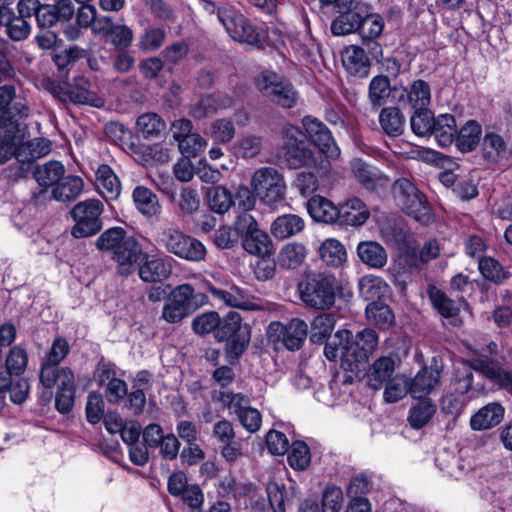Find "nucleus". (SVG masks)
<instances>
[{
    "instance_id": "f257e3e1",
    "label": "nucleus",
    "mask_w": 512,
    "mask_h": 512,
    "mask_svg": "<svg viewBox=\"0 0 512 512\" xmlns=\"http://www.w3.org/2000/svg\"><path fill=\"white\" fill-rule=\"evenodd\" d=\"M95 246L99 251L108 253L117 263L118 273L125 276L131 275L133 267L145 258L139 242L121 227L105 230L96 239Z\"/></svg>"
},
{
    "instance_id": "f03ea898",
    "label": "nucleus",
    "mask_w": 512,
    "mask_h": 512,
    "mask_svg": "<svg viewBox=\"0 0 512 512\" xmlns=\"http://www.w3.org/2000/svg\"><path fill=\"white\" fill-rule=\"evenodd\" d=\"M339 283L332 274L310 273L298 284L300 299L314 309L328 310L336 300Z\"/></svg>"
},
{
    "instance_id": "7ed1b4c3",
    "label": "nucleus",
    "mask_w": 512,
    "mask_h": 512,
    "mask_svg": "<svg viewBox=\"0 0 512 512\" xmlns=\"http://www.w3.org/2000/svg\"><path fill=\"white\" fill-rule=\"evenodd\" d=\"M259 92L274 104L282 108H293L299 95L290 81L274 71H263L255 78Z\"/></svg>"
},
{
    "instance_id": "20e7f679",
    "label": "nucleus",
    "mask_w": 512,
    "mask_h": 512,
    "mask_svg": "<svg viewBox=\"0 0 512 512\" xmlns=\"http://www.w3.org/2000/svg\"><path fill=\"white\" fill-rule=\"evenodd\" d=\"M159 243L167 252L187 261L201 262L206 258L207 251L204 244L176 228L163 229Z\"/></svg>"
},
{
    "instance_id": "39448f33",
    "label": "nucleus",
    "mask_w": 512,
    "mask_h": 512,
    "mask_svg": "<svg viewBox=\"0 0 512 512\" xmlns=\"http://www.w3.org/2000/svg\"><path fill=\"white\" fill-rule=\"evenodd\" d=\"M250 184L255 195L268 206H273L285 199L287 186L284 177L273 167L257 169L252 175Z\"/></svg>"
},
{
    "instance_id": "423d86ee",
    "label": "nucleus",
    "mask_w": 512,
    "mask_h": 512,
    "mask_svg": "<svg viewBox=\"0 0 512 512\" xmlns=\"http://www.w3.org/2000/svg\"><path fill=\"white\" fill-rule=\"evenodd\" d=\"M393 194L401 209L416 221L422 224L431 221L432 215L425 196L409 179L401 178L395 181Z\"/></svg>"
},
{
    "instance_id": "0eeeda50",
    "label": "nucleus",
    "mask_w": 512,
    "mask_h": 512,
    "mask_svg": "<svg viewBox=\"0 0 512 512\" xmlns=\"http://www.w3.org/2000/svg\"><path fill=\"white\" fill-rule=\"evenodd\" d=\"M104 206L100 200L87 199L77 203L71 210L75 221L71 234L75 238H86L97 234L102 228L101 214Z\"/></svg>"
},
{
    "instance_id": "6e6552de",
    "label": "nucleus",
    "mask_w": 512,
    "mask_h": 512,
    "mask_svg": "<svg viewBox=\"0 0 512 512\" xmlns=\"http://www.w3.org/2000/svg\"><path fill=\"white\" fill-rule=\"evenodd\" d=\"M301 134L298 128L288 126L285 128L284 160L293 169L300 167H315L323 155L310 147L304 140H299Z\"/></svg>"
},
{
    "instance_id": "1a4fd4ad",
    "label": "nucleus",
    "mask_w": 512,
    "mask_h": 512,
    "mask_svg": "<svg viewBox=\"0 0 512 512\" xmlns=\"http://www.w3.org/2000/svg\"><path fill=\"white\" fill-rule=\"evenodd\" d=\"M217 18L224 26L226 32L235 41L249 45H257L260 43V37L256 29L235 7L223 5V7L217 10Z\"/></svg>"
},
{
    "instance_id": "9d476101",
    "label": "nucleus",
    "mask_w": 512,
    "mask_h": 512,
    "mask_svg": "<svg viewBox=\"0 0 512 512\" xmlns=\"http://www.w3.org/2000/svg\"><path fill=\"white\" fill-rule=\"evenodd\" d=\"M308 332L307 324L294 318L288 324L272 322L268 326V338L273 343H281L288 350L294 351L301 348Z\"/></svg>"
},
{
    "instance_id": "9b49d317",
    "label": "nucleus",
    "mask_w": 512,
    "mask_h": 512,
    "mask_svg": "<svg viewBox=\"0 0 512 512\" xmlns=\"http://www.w3.org/2000/svg\"><path fill=\"white\" fill-rule=\"evenodd\" d=\"M377 346L378 335L373 329L366 328L358 332L354 338L351 336L346 352V363L349 362L348 366L353 367L355 376L360 372V365L369 359Z\"/></svg>"
},
{
    "instance_id": "f8f14e48",
    "label": "nucleus",
    "mask_w": 512,
    "mask_h": 512,
    "mask_svg": "<svg viewBox=\"0 0 512 512\" xmlns=\"http://www.w3.org/2000/svg\"><path fill=\"white\" fill-rule=\"evenodd\" d=\"M28 114L29 109L17 94L16 86L11 82L0 85V126L20 125L15 117Z\"/></svg>"
},
{
    "instance_id": "ddd939ff",
    "label": "nucleus",
    "mask_w": 512,
    "mask_h": 512,
    "mask_svg": "<svg viewBox=\"0 0 512 512\" xmlns=\"http://www.w3.org/2000/svg\"><path fill=\"white\" fill-rule=\"evenodd\" d=\"M65 174V167L59 161H48L43 165H38L33 169V177L41 189L33 192L32 201L35 205L43 204L50 199L47 188L55 187Z\"/></svg>"
},
{
    "instance_id": "4468645a",
    "label": "nucleus",
    "mask_w": 512,
    "mask_h": 512,
    "mask_svg": "<svg viewBox=\"0 0 512 512\" xmlns=\"http://www.w3.org/2000/svg\"><path fill=\"white\" fill-rule=\"evenodd\" d=\"M217 337L220 340H231L232 350L235 354H241L249 342L247 325H242V318L237 312H229L224 322L218 326Z\"/></svg>"
},
{
    "instance_id": "2eb2a0df",
    "label": "nucleus",
    "mask_w": 512,
    "mask_h": 512,
    "mask_svg": "<svg viewBox=\"0 0 512 512\" xmlns=\"http://www.w3.org/2000/svg\"><path fill=\"white\" fill-rule=\"evenodd\" d=\"M75 14L71 0H57L54 4L42 3L35 20L40 29H51L58 22H68Z\"/></svg>"
},
{
    "instance_id": "dca6fc26",
    "label": "nucleus",
    "mask_w": 512,
    "mask_h": 512,
    "mask_svg": "<svg viewBox=\"0 0 512 512\" xmlns=\"http://www.w3.org/2000/svg\"><path fill=\"white\" fill-rule=\"evenodd\" d=\"M308 138L313 142L322 155L337 157L339 149L334 143L330 130L318 119L306 116L302 120Z\"/></svg>"
},
{
    "instance_id": "f3484780",
    "label": "nucleus",
    "mask_w": 512,
    "mask_h": 512,
    "mask_svg": "<svg viewBox=\"0 0 512 512\" xmlns=\"http://www.w3.org/2000/svg\"><path fill=\"white\" fill-rule=\"evenodd\" d=\"M135 271H138L139 277L144 282L154 283L167 279L172 273V266L167 259H149V255L145 252L144 260L133 267L132 273Z\"/></svg>"
},
{
    "instance_id": "a211bd4d",
    "label": "nucleus",
    "mask_w": 512,
    "mask_h": 512,
    "mask_svg": "<svg viewBox=\"0 0 512 512\" xmlns=\"http://www.w3.org/2000/svg\"><path fill=\"white\" fill-rule=\"evenodd\" d=\"M70 102L96 108L104 106V99L93 89L91 81L84 76H77L69 87Z\"/></svg>"
},
{
    "instance_id": "6ab92c4d",
    "label": "nucleus",
    "mask_w": 512,
    "mask_h": 512,
    "mask_svg": "<svg viewBox=\"0 0 512 512\" xmlns=\"http://www.w3.org/2000/svg\"><path fill=\"white\" fill-rule=\"evenodd\" d=\"M396 359L395 355H388L375 360L366 373L367 386L373 390H380L392 378Z\"/></svg>"
},
{
    "instance_id": "aec40b11",
    "label": "nucleus",
    "mask_w": 512,
    "mask_h": 512,
    "mask_svg": "<svg viewBox=\"0 0 512 512\" xmlns=\"http://www.w3.org/2000/svg\"><path fill=\"white\" fill-rule=\"evenodd\" d=\"M209 292L215 299L230 307L244 310H256L259 308V305L253 301V298L237 286H231L229 289L210 286Z\"/></svg>"
},
{
    "instance_id": "412c9836",
    "label": "nucleus",
    "mask_w": 512,
    "mask_h": 512,
    "mask_svg": "<svg viewBox=\"0 0 512 512\" xmlns=\"http://www.w3.org/2000/svg\"><path fill=\"white\" fill-rule=\"evenodd\" d=\"M338 221L341 225L359 227L366 223L370 217V211L366 204L359 198L353 197L345 201L339 207Z\"/></svg>"
},
{
    "instance_id": "4be33fe9",
    "label": "nucleus",
    "mask_w": 512,
    "mask_h": 512,
    "mask_svg": "<svg viewBox=\"0 0 512 512\" xmlns=\"http://www.w3.org/2000/svg\"><path fill=\"white\" fill-rule=\"evenodd\" d=\"M351 336L352 333L349 330H338L333 339L326 343L324 347V355L330 361H336L340 358L341 367L346 372H350L354 375L353 367L348 366L349 362L346 363V352Z\"/></svg>"
},
{
    "instance_id": "5701e85b",
    "label": "nucleus",
    "mask_w": 512,
    "mask_h": 512,
    "mask_svg": "<svg viewBox=\"0 0 512 512\" xmlns=\"http://www.w3.org/2000/svg\"><path fill=\"white\" fill-rule=\"evenodd\" d=\"M504 417L501 404L492 402L479 409L470 419L472 430L482 431L498 425Z\"/></svg>"
},
{
    "instance_id": "b1692460",
    "label": "nucleus",
    "mask_w": 512,
    "mask_h": 512,
    "mask_svg": "<svg viewBox=\"0 0 512 512\" xmlns=\"http://www.w3.org/2000/svg\"><path fill=\"white\" fill-rule=\"evenodd\" d=\"M243 249L251 255L265 257L273 251V243L269 235L259 227L241 237Z\"/></svg>"
},
{
    "instance_id": "393cba45",
    "label": "nucleus",
    "mask_w": 512,
    "mask_h": 512,
    "mask_svg": "<svg viewBox=\"0 0 512 512\" xmlns=\"http://www.w3.org/2000/svg\"><path fill=\"white\" fill-rule=\"evenodd\" d=\"M342 63L351 75L366 77L369 73L370 61L364 49L359 46L345 48L342 52Z\"/></svg>"
},
{
    "instance_id": "a878e982",
    "label": "nucleus",
    "mask_w": 512,
    "mask_h": 512,
    "mask_svg": "<svg viewBox=\"0 0 512 512\" xmlns=\"http://www.w3.org/2000/svg\"><path fill=\"white\" fill-rule=\"evenodd\" d=\"M307 209L310 216L317 222L331 224L338 221L339 207L322 196L311 197L307 202Z\"/></svg>"
},
{
    "instance_id": "bb28decb",
    "label": "nucleus",
    "mask_w": 512,
    "mask_h": 512,
    "mask_svg": "<svg viewBox=\"0 0 512 512\" xmlns=\"http://www.w3.org/2000/svg\"><path fill=\"white\" fill-rule=\"evenodd\" d=\"M24 138L20 125L0 126V164L6 163L12 156L16 158V145Z\"/></svg>"
},
{
    "instance_id": "cd10ccee",
    "label": "nucleus",
    "mask_w": 512,
    "mask_h": 512,
    "mask_svg": "<svg viewBox=\"0 0 512 512\" xmlns=\"http://www.w3.org/2000/svg\"><path fill=\"white\" fill-rule=\"evenodd\" d=\"M352 171L359 183L367 190H375L387 184L388 178L378 169L361 160L352 162Z\"/></svg>"
},
{
    "instance_id": "c85d7f7f",
    "label": "nucleus",
    "mask_w": 512,
    "mask_h": 512,
    "mask_svg": "<svg viewBox=\"0 0 512 512\" xmlns=\"http://www.w3.org/2000/svg\"><path fill=\"white\" fill-rule=\"evenodd\" d=\"M83 187L84 182L79 176L64 175L49 193L50 199L58 202L74 201L81 194Z\"/></svg>"
},
{
    "instance_id": "c756f323",
    "label": "nucleus",
    "mask_w": 512,
    "mask_h": 512,
    "mask_svg": "<svg viewBox=\"0 0 512 512\" xmlns=\"http://www.w3.org/2000/svg\"><path fill=\"white\" fill-rule=\"evenodd\" d=\"M359 259L371 268L380 269L388 260L384 247L376 241H362L357 246Z\"/></svg>"
},
{
    "instance_id": "7c9ffc66",
    "label": "nucleus",
    "mask_w": 512,
    "mask_h": 512,
    "mask_svg": "<svg viewBox=\"0 0 512 512\" xmlns=\"http://www.w3.org/2000/svg\"><path fill=\"white\" fill-rule=\"evenodd\" d=\"M440 372L437 369L422 368L409 382V393L415 398L429 394L438 384Z\"/></svg>"
},
{
    "instance_id": "2f4dec72",
    "label": "nucleus",
    "mask_w": 512,
    "mask_h": 512,
    "mask_svg": "<svg viewBox=\"0 0 512 512\" xmlns=\"http://www.w3.org/2000/svg\"><path fill=\"white\" fill-rule=\"evenodd\" d=\"M456 134L457 124L453 115L441 114L435 118L430 135L435 137L441 147L450 146L455 141Z\"/></svg>"
},
{
    "instance_id": "473e14b6",
    "label": "nucleus",
    "mask_w": 512,
    "mask_h": 512,
    "mask_svg": "<svg viewBox=\"0 0 512 512\" xmlns=\"http://www.w3.org/2000/svg\"><path fill=\"white\" fill-rule=\"evenodd\" d=\"M96 185L99 192L108 200H115L120 195L121 184L108 165H101L96 172Z\"/></svg>"
},
{
    "instance_id": "72a5a7b5",
    "label": "nucleus",
    "mask_w": 512,
    "mask_h": 512,
    "mask_svg": "<svg viewBox=\"0 0 512 512\" xmlns=\"http://www.w3.org/2000/svg\"><path fill=\"white\" fill-rule=\"evenodd\" d=\"M436 413V405L427 397H421L409 410L407 421L414 429L427 425Z\"/></svg>"
},
{
    "instance_id": "f704fd0d",
    "label": "nucleus",
    "mask_w": 512,
    "mask_h": 512,
    "mask_svg": "<svg viewBox=\"0 0 512 512\" xmlns=\"http://www.w3.org/2000/svg\"><path fill=\"white\" fill-rule=\"evenodd\" d=\"M304 228V220L295 214H285L277 217L271 225V233L277 239H286Z\"/></svg>"
},
{
    "instance_id": "c9c22d12",
    "label": "nucleus",
    "mask_w": 512,
    "mask_h": 512,
    "mask_svg": "<svg viewBox=\"0 0 512 512\" xmlns=\"http://www.w3.org/2000/svg\"><path fill=\"white\" fill-rule=\"evenodd\" d=\"M379 123L386 135L397 137L404 131L405 116L397 107H385L379 114Z\"/></svg>"
},
{
    "instance_id": "e433bc0d",
    "label": "nucleus",
    "mask_w": 512,
    "mask_h": 512,
    "mask_svg": "<svg viewBox=\"0 0 512 512\" xmlns=\"http://www.w3.org/2000/svg\"><path fill=\"white\" fill-rule=\"evenodd\" d=\"M481 133V125L477 121H467L455 136L457 148L463 153L474 150L480 141Z\"/></svg>"
},
{
    "instance_id": "4c0bfd02",
    "label": "nucleus",
    "mask_w": 512,
    "mask_h": 512,
    "mask_svg": "<svg viewBox=\"0 0 512 512\" xmlns=\"http://www.w3.org/2000/svg\"><path fill=\"white\" fill-rule=\"evenodd\" d=\"M206 202L211 211L223 215L234 205V198L226 187L218 185L207 189Z\"/></svg>"
},
{
    "instance_id": "58836bf2",
    "label": "nucleus",
    "mask_w": 512,
    "mask_h": 512,
    "mask_svg": "<svg viewBox=\"0 0 512 512\" xmlns=\"http://www.w3.org/2000/svg\"><path fill=\"white\" fill-rule=\"evenodd\" d=\"M132 198L137 210L146 217H153L160 212L161 206L157 195L147 187L137 186Z\"/></svg>"
},
{
    "instance_id": "ea45409f",
    "label": "nucleus",
    "mask_w": 512,
    "mask_h": 512,
    "mask_svg": "<svg viewBox=\"0 0 512 512\" xmlns=\"http://www.w3.org/2000/svg\"><path fill=\"white\" fill-rule=\"evenodd\" d=\"M405 95L413 109L428 108L431 103L430 85L421 79L413 81L409 89H404L400 98Z\"/></svg>"
},
{
    "instance_id": "a19ab883",
    "label": "nucleus",
    "mask_w": 512,
    "mask_h": 512,
    "mask_svg": "<svg viewBox=\"0 0 512 512\" xmlns=\"http://www.w3.org/2000/svg\"><path fill=\"white\" fill-rule=\"evenodd\" d=\"M306 258V248L297 242L287 243L280 250L277 261L281 268L291 270L298 268Z\"/></svg>"
},
{
    "instance_id": "79ce46f5",
    "label": "nucleus",
    "mask_w": 512,
    "mask_h": 512,
    "mask_svg": "<svg viewBox=\"0 0 512 512\" xmlns=\"http://www.w3.org/2000/svg\"><path fill=\"white\" fill-rule=\"evenodd\" d=\"M204 298L203 294L194 295V288L190 284H181L175 287L167 297V299L175 304L181 311L187 315H191L196 309L197 305H194V298Z\"/></svg>"
},
{
    "instance_id": "37998d69",
    "label": "nucleus",
    "mask_w": 512,
    "mask_h": 512,
    "mask_svg": "<svg viewBox=\"0 0 512 512\" xmlns=\"http://www.w3.org/2000/svg\"><path fill=\"white\" fill-rule=\"evenodd\" d=\"M359 292L367 301L380 302L379 300L389 292V286L380 277L366 276L359 282Z\"/></svg>"
},
{
    "instance_id": "c03bdc74",
    "label": "nucleus",
    "mask_w": 512,
    "mask_h": 512,
    "mask_svg": "<svg viewBox=\"0 0 512 512\" xmlns=\"http://www.w3.org/2000/svg\"><path fill=\"white\" fill-rule=\"evenodd\" d=\"M336 316L333 313H322L313 319L311 324L310 340L313 343L320 344L330 337L334 330Z\"/></svg>"
},
{
    "instance_id": "a18cd8bd",
    "label": "nucleus",
    "mask_w": 512,
    "mask_h": 512,
    "mask_svg": "<svg viewBox=\"0 0 512 512\" xmlns=\"http://www.w3.org/2000/svg\"><path fill=\"white\" fill-rule=\"evenodd\" d=\"M384 29V20L379 14L362 12L358 33L364 42L378 38Z\"/></svg>"
},
{
    "instance_id": "49530a36",
    "label": "nucleus",
    "mask_w": 512,
    "mask_h": 512,
    "mask_svg": "<svg viewBox=\"0 0 512 512\" xmlns=\"http://www.w3.org/2000/svg\"><path fill=\"white\" fill-rule=\"evenodd\" d=\"M363 10L340 12L332 22L331 31L334 35H347L358 32Z\"/></svg>"
},
{
    "instance_id": "de8ad7c7",
    "label": "nucleus",
    "mask_w": 512,
    "mask_h": 512,
    "mask_svg": "<svg viewBox=\"0 0 512 512\" xmlns=\"http://www.w3.org/2000/svg\"><path fill=\"white\" fill-rule=\"evenodd\" d=\"M365 311L368 320L381 329L391 327L394 322L392 310L383 302H370Z\"/></svg>"
},
{
    "instance_id": "09e8293b",
    "label": "nucleus",
    "mask_w": 512,
    "mask_h": 512,
    "mask_svg": "<svg viewBox=\"0 0 512 512\" xmlns=\"http://www.w3.org/2000/svg\"><path fill=\"white\" fill-rule=\"evenodd\" d=\"M213 398L222 403L230 414L238 416L242 411L246 410L250 405V399L242 393H233L231 391L215 392Z\"/></svg>"
},
{
    "instance_id": "8fccbe9b",
    "label": "nucleus",
    "mask_w": 512,
    "mask_h": 512,
    "mask_svg": "<svg viewBox=\"0 0 512 512\" xmlns=\"http://www.w3.org/2000/svg\"><path fill=\"white\" fill-rule=\"evenodd\" d=\"M319 252L321 259L329 266H340L346 260V250L336 239L325 240Z\"/></svg>"
},
{
    "instance_id": "3c124183",
    "label": "nucleus",
    "mask_w": 512,
    "mask_h": 512,
    "mask_svg": "<svg viewBox=\"0 0 512 512\" xmlns=\"http://www.w3.org/2000/svg\"><path fill=\"white\" fill-rule=\"evenodd\" d=\"M409 392V380L404 374H396L387 383L383 393L387 403H395Z\"/></svg>"
},
{
    "instance_id": "603ef678",
    "label": "nucleus",
    "mask_w": 512,
    "mask_h": 512,
    "mask_svg": "<svg viewBox=\"0 0 512 512\" xmlns=\"http://www.w3.org/2000/svg\"><path fill=\"white\" fill-rule=\"evenodd\" d=\"M166 128L164 120L156 113H145L137 119V129L143 137H157Z\"/></svg>"
},
{
    "instance_id": "864d4df0",
    "label": "nucleus",
    "mask_w": 512,
    "mask_h": 512,
    "mask_svg": "<svg viewBox=\"0 0 512 512\" xmlns=\"http://www.w3.org/2000/svg\"><path fill=\"white\" fill-rule=\"evenodd\" d=\"M433 113L428 108L414 109L410 118L411 129L414 134L420 137L430 135L435 122Z\"/></svg>"
},
{
    "instance_id": "5fc2aeb1",
    "label": "nucleus",
    "mask_w": 512,
    "mask_h": 512,
    "mask_svg": "<svg viewBox=\"0 0 512 512\" xmlns=\"http://www.w3.org/2000/svg\"><path fill=\"white\" fill-rule=\"evenodd\" d=\"M429 296L434 308L442 317L450 319L458 315L460 311L458 305L440 290H430Z\"/></svg>"
},
{
    "instance_id": "6e6d98bb",
    "label": "nucleus",
    "mask_w": 512,
    "mask_h": 512,
    "mask_svg": "<svg viewBox=\"0 0 512 512\" xmlns=\"http://www.w3.org/2000/svg\"><path fill=\"white\" fill-rule=\"evenodd\" d=\"M506 150V144L504 139L494 133L485 135L483 139V153L485 158L492 162H497L501 159Z\"/></svg>"
},
{
    "instance_id": "4d7b16f0",
    "label": "nucleus",
    "mask_w": 512,
    "mask_h": 512,
    "mask_svg": "<svg viewBox=\"0 0 512 512\" xmlns=\"http://www.w3.org/2000/svg\"><path fill=\"white\" fill-rule=\"evenodd\" d=\"M134 39L132 29L125 24H116L106 37L115 50L128 49Z\"/></svg>"
},
{
    "instance_id": "13d9d810",
    "label": "nucleus",
    "mask_w": 512,
    "mask_h": 512,
    "mask_svg": "<svg viewBox=\"0 0 512 512\" xmlns=\"http://www.w3.org/2000/svg\"><path fill=\"white\" fill-rule=\"evenodd\" d=\"M287 460L293 469L305 470L311 461L310 451L307 444L302 441L294 442Z\"/></svg>"
},
{
    "instance_id": "bf43d9fd",
    "label": "nucleus",
    "mask_w": 512,
    "mask_h": 512,
    "mask_svg": "<svg viewBox=\"0 0 512 512\" xmlns=\"http://www.w3.org/2000/svg\"><path fill=\"white\" fill-rule=\"evenodd\" d=\"M166 39V31L163 28L152 27L144 31L139 38V48L142 51L158 50Z\"/></svg>"
},
{
    "instance_id": "052dcab7",
    "label": "nucleus",
    "mask_w": 512,
    "mask_h": 512,
    "mask_svg": "<svg viewBox=\"0 0 512 512\" xmlns=\"http://www.w3.org/2000/svg\"><path fill=\"white\" fill-rule=\"evenodd\" d=\"M27 362L28 357L25 349L19 346H15L9 351V354L7 355L6 368L2 369L7 371L8 377L11 378L12 375L17 376L21 374L25 370Z\"/></svg>"
},
{
    "instance_id": "680f3d73",
    "label": "nucleus",
    "mask_w": 512,
    "mask_h": 512,
    "mask_svg": "<svg viewBox=\"0 0 512 512\" xmlns=\"http://www.w3.org/2000/svg\"><path fill=\"white\" fill-rule=\"evenodd\" d=\"M207 146V141L198 133H191L178 142L181 154L186 158H194L199 155Z\"/></svg>"
},
{
    "instance_id": "e2e57ef3",
    "label": "nucleus",
    "mask_w": 512,
    "mask_h": 512,
    "mask_svg": "<svg viewBox=\"0 0 512 512\" xmlns=\"http://www.w3.org/2000/svg\"><path fill=\"white\" fill-rule=\"evenodd\" d=\"M467 403L468 397L466 395L449 392L442 397L440 408L445 414L458 416L462 413Z\"/></svg>"
},
{
    "instance_id": "0e129e2a",
    "label": "nucleus",
    "mask_w": 512,
    "mask_h": 512,
    "mask_svg": "<svg viewBox=\"0 0 512 512\" xmlns=\"http://www.w3.org/2000/svg\"><path fill=\"white\" fill-rule=\"evenodd\" d=\"M371 488L370 478L361 473L351 478L346 489V495L350 499H366L365 495L369 493Z\"/></svg>"
},
{
    "instance_id": "69168bd1",
    "label": "nucleus",
    "mask_w": 512,
    "mask_h": 512,
    "mask_svg": "<svg viewBox=\"0 0 512 512\" xmlns=\"http://www.w3.org/2000/svg\"><path fill=\"white\" fill-rule=\"evenodd\" d=\"M479 270L485 279L500 283L506 278L502 265L491 257L481 258Z\"/></svg>"
},
{
    "instance_id": "338daca9",
    "label": "nucleus",
    "mask_w": 512,
    "mask_h": 512,
    "mask_svg": "<svg viewBox=\"0 0 512 512\" xmlns=\"http://www.w3.org/2000/svg\"><path fill=\"white\" fill-rule=\"evenodd\" d=\"M5 26L7 28V35L13 41H22L28 38L31 32V25L27 19L17 14Z\"/></svg>"
},
{
    "instance_id": "774afa93",
    "label": "nucleus",
    "mask_w": 512,
    "mask_h": 512,
    "mask_svg": "<svg viewBox=\"0 0 512 512\" xmlns=\"http://www.w3.org/2000/svg\"><path fill=\"white\" fill-rule=\"evenodd\" d=\"M343 503L342 490L337 486H328L322 497V512H339Z\"/></svg>"
}]
</instances>
